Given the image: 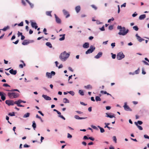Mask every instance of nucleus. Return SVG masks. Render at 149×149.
Returning a JSON list of instances; mask_svg holds the SVG:
<instances>
[{"instance_id":"cd10ccee","label":"nucleus","mask_w":149,"mask_h":149,"mask_svg":"<svg viewBox=\"0 0 149 149\" xmlns=\"http://www.w3.org/2000/svg\"><path fill=\"white\" fill-rule=\"evenodd\" d=\"M46 45L50 48H52V45L50 42H47L46 43Z\"/></svg>"},{"instance_id":"a19ab883","label":"nucleus","mask_w":149,"mask_h":149,"mask_svg":"<svg viewBox=\"0 0 149 149\" xmlns=\"http://www.w3.org/2000/svg\"><path fill=\"white\" fill-rule=\"evenodd\" d=\"M133 28L134 30H135L136 31H137L139 30V28H138V26H134L133 27Z\"/></svg>"},{"instance_id":"39448f33","label":"nucleus","mask_w":149,"mask_h":149,"mask_svg":"<svg viewBox=\"0 0 149 149\" xmlns=\"http://www.w3.org/2000/svg\"><path fill=\"white\" fill-rule=\"evenodd\" d=\"M95 47L93 45H91L89 49L85 52L86 54L92 53L95 49Z\"/></svg>"},{"instance_id":"5701e85b","label":"nucleus","mask_w":149,"mask_h":149,"mask_svg":"<svg viewBox=\"0 0 149 149\" xmlns=\"http://www.w3.org/2000/svg\"><path fill=\"white\" fill-rule=\"evenodd\" d=\"M6 91H7L8 92H15V91H17L19 92H20L17 89H12L10 90H6Z\"/></svg>"},{"instance_id":"2eb2a0df","label":"nucleus","mask_w":149,"mask_h":149,"mask_svg":"<svg viewBox=\"0 0 149 149\" xmlns=\"http://www.w3.org/2000/svg\"><path fill=\"white\" fill-rule=\"evenodd\" d=\"M89 46V44L88 42H86L83 45V47L84 49L88 48Z\"/></svg>"},{"instance_id":"f8f14e48","label":"nucleus","mask_w":149,"mask_h":149,"mask_svg":"<svg viewBox=\"0 0 149 149\" xmlns=\"http://www.w3.org/2000/svg\"><path fill=\"white\" fill-rule=\"evenodd\" d=\"M102 54L103 53L102 52H99L97 55L94 56V58L96 59H98L102 56Z\"/></svg>"},{"instance_id":"6e6d98bb","label":"nucleus","mask_w":149,"mask_h":149,"mask_svg":"<svg viewBox=\"0 0 149 149\" xmlns=\"http://www.w3.org/2000/svg\"><path fill=\"white\" fill-rule=\"evenodd\" d=\"M113 139L115 143L117 142V139L116 136H113Z\"/></svg>"},{"instance_id":"e2e57ef3","label":"nucleus","mask_w":149,"mask_h":149,"mask_svg":"<svg viewBox=\"0 0 149 149\" xmlns=\"http://www.w3.org/2000/svg\"><path fill=\"white\" fill-rule=\"evenodd\" d=\"M142 62L143 63L146 65H149L148 63L145 61L143 60Z\"/></svg>"},{"instance_id":"6e6552de","label":"nucleus","mask_w":149,"mask_h":149,"mask_svg":"<svg viewBox=\"0 0 149 149\" xmlns=\"http://www.w3.org/2000/svg\"><path fill=\"white\" fill-rule=\"evenodd\" d=\"M124 109L126 111H132V109L127 105V102H125L124 103V105L123 106Z\"/></svg>"},{"instance_id":"c756f323","label":"nucleus","mask_w":149,"mask_h":149,"mask_svg":"<svg viewBox=\"0 0 149 149\" xmlns=\"http://www.w3.org/2000/svg\"><path fill=\"white\" fill-rule=\"evenodd\" d=\"M63 102L65 103H69L70 102L69 100L66 98H64L63 99Z\"/></svg>"},{"instance_id":"0e129e2a","label":"nucleus","mask_w":149,"mask_h":149,"mask_svg":"<svg viewBox=\"0 0 149 149\" xmlns=\"http://www.w3.org/2000/svg\"><path fill=\"white\" fill-rule=\"evenodd\" d=\"M17 34L18 37L19 36H22V33L21 32H20L19 31H18Z\"/></svg>"},{"instance_id":"6ab92c4d","label":"nucleus","mask_w":149,"mask_h":149,"mask_svg":"<svg viewBox=\"0 0 149 149\" xmlns=\"http://www.w3.org/2000/svg\"><path fill=\"white\" fill-rule=\"evenodd\" d=\"M112 114L111 113H106V114L107 115V116H105L108 117L109 118H112L113 117H115L113 115H110V114Z\"/></svg>"},{"instance_id":"bb28decb","label":"nucleus","mask_w":149,"mask_h":149,"mask_svg":"<svg viewBox=\"0 0 149 149\" xmlns=\"http://www.w3.org/2000/svg\"><path fill=\"white\" fill-rule=\"evenodd\" d=\"M97 127L100 129V131L101 133H102L105 132L103 128L101 127L99 125H98Z\"/></svg>"},{"instance_id":"20e7f679","label":"nucleus","mask_w":149,"mask_h":149,"mask_svg":"<svg viewBox=\"0 0 149 149\" xmlns=\"http://www.w3.org/2000/svg\"><path fill=\"white\" fill-rule=\"evenodd\" d=\"M5 103L8 106H13L14 104H16L17 101H14L13 100H7L5 101Z\"/></svg>"},{"instance_id":"f03ea898","label":"nucleus","mask_w":149,"mask_h":149,"mask_svg":"<svg viewBox=\"0 0 149 149\" xmlns=\"http://www.w3.org/2000/svg\"><path fill=\"white\" fill-rule=\"evenodd\" d=\"M70 55V54L66 53L65 51L60 54L59 57L62 61H65L69 57Z\"/></svg>"},{"instance_id":"69168bd1","label":"nucleus","mask_w":149,"mask_h":149,"mask_svg":"<svg viewBox=\"0 0 149 149\" xmlns=\"http://www.w3.org/2000/svg\"><path fill=\"white\" fill-rule=\"evenodd\" d=\"M31 6V8H33V5L31 3L30 1L28 3Z\"/></svg>"},{"instance_id":"c85d7f7f","label":"nucleus","mask_w":149,"mask_h":149,"mask_svg":"<svg viewBox=\"0 0 149 149\" xmlns=\"http://www.w3.org/2000/svg\"><path fill=\"white\" fill-rule=\"evenodd\" d=\"M17 103H26V101L22 100L21 99L18 100L16 101Z\"/></svg>"},{"instance_id":"423d86ee","label":"nucleus","mask_w":149,"mask_h":149,"mask_svg":"<svg viewBox=\"0 0 149 149\" xmlns=\"http://www.w3.org/2000/svg\"><path fill=\"white\" fill-rule=\"evenodd\" d=\"M56 73L54 71H52L51 72H47L46 73V76L48 78H52V76H54Z\"/></svg>"},{"instance_id":"ea45409f","label":"nucleus","mask_w":149,"mask_h":149,"mask_svg":"<svg viewBox=\"0 0 149 149\" xmlns=\"http://www.w3.org/2000/svg\"><path fill=\"white\" fill-rule=\"evenodd\" d=\"M67 92L72 96H74V93L73 91H70Z\"/></svg>"},{"instance_id":"473e14b6","label":"nucleus","mask_w":149,"mask_h":149,"mask_svg":"<svg viewBox=\"0 0 149 149\" xmlns=\"http://www.w3.org/2000/svg\"><path fill=\"white\" fill-rule=\"evenodd\" d=\"M95 99L97 102L100 101H101V100L99 96H96L95 97Z\"/></svg>"},{"instance_id":"de8ad7c7","label":"nucleus","mask_w":149,"mask_h":149,"mask_svg":"<svg viewBox=\"0 0 149 149\" xmlns=\"http://www.w3.org/2000/svg\"><path fill=\"white\" fill-rule=\"evenodd\" d=\"M136 126H137V127L139 128V130H143V128L141 126L139 125H136Z\"/></svg>"},{"instance_id":"f257e3e1","label":"nucleus","mask_w":149,"mask_h":149,"mask_svg":"<svg viewBox=\"0 0 149 149\" xmlns=\"http://www.w3.org/2000/svg\"><path fill=\"white\" fill-rule=\"evenodd\" d=\"M117 29L120 30V32L118 33V34L120 35L125 36L129 31L128 29H126L125 27H122L121 26L118 25L117 27Z\"/></svg>"},{"instance_id":"e433bc0d","label":"nucleus","mask_w":149,"mask_h":149,"mask_svg":"<svg viewBox=\"0 0 149 149\" xmlns=\"http://www.w3.org/2000/svg\"><path fill=\"white\" fill-rule=\"evenodd\" d=\"M8 115L11 116H15V112H13L11 113H9L8 114Z\"/></svg>"},{"instance_id":"c9c22d12","label":"nucleus","mask_w":149,"mask_h":149,"mask_svg":"<svg viewBox=\"0 0 149 149\" xmlns=\"http://www.w3.org/2000/svg\"><path fill=\"white\" fill-rule=\"evenodd\" d=\"M72 75H71L70 76L68 77V82L69 83V84H72L73 83V82L72 81H69V80H70V79H71L72 78Z\"/></svg>"},{"instance_id":"4c0bfd02","label":"nucleus","mask_w":149,"mask_h":149,"mask_svg":"<svg viewBox=\"0 0 149 149\" xmlns=\"http://www.w3.org/2000/svg\"><path fill=\"white\" fill-rule=\"evenodd\" d=\"M51 12L52 11H47L46 12V14L47 15V16H49L51 17L52 16L51 14Z\"/></svg>"},{"instance_id":"a211bd4d","label":"nucleus","mask_w":149,"mask_h":149,"mask_svg":"<svg viewBox=\"0 0 149 149\" xmlns=\"http://www.w3.org/2000/svg\"><path fill=\"white\" fill-rule=\"evenodd\" d=\"M65 34H61L59 35V36L60 37L62 36L61 38H60L59 39V40L60 41H63L65 40Z\"/></svg>"},{"instance_id":"2f4dec72","label":"nucleus","mask_w":149,"mask_h":149,"mask_svg":"<svg viewBox=\"0 0 149 149\" xmlns=\"http://www.w3.org/2000/svg\"><path fill=\"white\" fill-rule=\"evenodd\" d=\"M5 95L4 94H2L1 95V98L3 101H4L6 99Z\"/></svg>"},{"instance_id":"864d4df0","label":"nucleus","mask_w":149,"mask_h":149,"mask_svg":"<svg viewBox=\"0 0 149 149\" xmlns=\"http://www.w3.org/2000/svg\"><path fill=\"white\" fill-rule=\"evenodd\" d=\"M111 46L112 47V48H113L115 46V42L112 43L111 44Z\"/></svg>"},{"instance_id":"338daca9","label":"nucleus","mask_w":149,"mask_h":149,"mask_svg":"<svg viewBox=\"0 0 149 149\" xmlns=\"http://www.w3.org/2000/svg\"><path fill=\"white\" fill-rule=\"evenodd\" d=\"M30 147V146L29 145L26 144H25L24 145V148H29V147Z\"/></svg>"},{"instance_id":"c03bdc74","label":"nucleus","mask_w":149,"mask_h":149,"mask_svg":"<svg viewBox=\"0 0 149 149\" xmlns=\"http://www.w3.org/2000/svg\"><path fill=\"white\" fill-rule=\"evenodd\" d=\"M111 54L112 55L111 56L112 58L113 59L115 58L116 56V54H114L112 53H111Z\"/></svg>"},{"instance_id":"49530a36","label":"nucleus","mask_w":149,"mask_h":149,"mask_svg":"<svg viewBox=\"0 0 149 149\" xmlns=\"http://www.w3.org/2000/svg\"><path fill=\"white\" fill-rule=\"evenodd\" d=\"M92 7L94 8L95 10H96L97 9V8L94 5H91Z\"/></svg>"},{"instance_id":"0eeeda50","label":"nucleus","mask_w":149,"mask_h":149,"mask_svg":"<svg viewBox=\"0 0 149 149\" xmlns=\"http://www.w3.org/2000/svg\"><path fill=\"white\" fill-rule=\"evenodd\" d=\"M125 57V56L122 52L118 53L117 55V58L118 60H120L124 58Z\"/></svg>"},{"instance_id":"13d9d810","label":"nucleus","mask_w":149,"mask_h":149,"mask_svg":"<svg viewBox=\"0 0 149 149\" xmlns=\"http://www.w3.org/2000/svg\"><path fill=\"white\" fill-rule=\"evenodd\" d=\"M88 139L92 141H94L95 140V139L92 136L89 137Z\"/></svg>"},{"instance_id":"052dcab7","label":"nucleus","mask_w":149,"mask_h":149,"mask_svg":"<svg viewBox=\"0 0 149 149\" xmlns=\"http://www.w3.org/2000/svg\"><path fill=\"white\" fill-rule=\"evenodd\" d=\"M144 137L145 139H149V136L146 134L144 135Z\"/></svg>"},{"instance_id":"aec40b11","label":"nucleus","mask_w":149,"mask_h":149,"mask_svg":"<svg viewBox=\"0 0 149 149\" xmlns=\"http://www.w3.org/2000/svg\"><path fill=\"white\" fill-rule=\"evenodd\" d=\"M146 17V15L145 14H143L140 15L139 17V19L140 20H142L144 19Z\"/></svg>"},{"instance_id":"58836bf2","label":"nucleus","mask_w":149,"mask_h":149,"mask_svg":"<svg viewBox=\"0 0 149 149\" xmlns=\"http://www.w3.org/2000/svg\"><path fill=\"white\" fill-rule=\"evenodd\" d=\"M22 44L24 45H28L27 41H26V40H24V41L22 43Z\"/></svg>"},{"instance_id":"a18cd8bd","label":"nucleus","mask_w":149,"mask_h":149,"mask_svg":"<svg viewBox=\"0 0 149 149\" xmlns=\"http://www.w3.org/2000/svg\"><path fill=\"white\" fill-rule=\"evenodd\" d=\"M99 29L101 31H104L105 30L104 26V25L101 28H100Z\"/></svg>"},{"instance_id":"37998d69","label":"nucleus","mask_w":149,"mask_h":149,"mask_svg":"<svg viewBox=\"0 0 149 149\" xmlns=\"http://www.w3.org/2000/svg\"><path fill=\"white\" fill-rule=\"evenodd\" d=\"M91 127L93 129H95L96 130H98V128L96 126L93 125H91Z\"/></svg>"},{"instance_id":"9d476101","label":"nucleus","mask_w":149,"mask_h":149,"mask_svg":"<svg viewBox=\"0 0 149 149\" xmlns=\"http://www.w3.org/2000/svg\"><path fill=\"white\" fill-rule=\"evenodd\" d=\"M54 16L56 19V22L58 24H61V19L56 15V14H54Z\"/></svg>"},{"instance_id":"b1692460","label":"nucleus","mask_w":149,"mask_h":149,"mask_svg":"<svg viewBox=\"0 0 149 149\" xmlns=\"http://www.w3.org/2000/svg\"><path fill=\"white\" fill-rule=\"evenodd\" d=\"M75 10L77 13H78L80 10V6H78L76 7L75 8Z\"/></svg>"},{"instance_id":"79ce46f5","label":"nucleus","mask_w":149,"mask_h":149,"mask_svg":"<svg viewBox=\"0 0 149 149\" xmlns=\"http://www.w3.org/2000/svg\"><path fill=\"white\" fill-rule=\"evenodd\" d=\"M104 124L105 125L104 127V128H107L109 126L108 125L110 124V123H104Z\"/></svg>"},{"instance_id":"bf43d9fd","label":"nucleus","mask_w":149,"mask_h":149,"mask_svg":"<svg viewBox=\"0 0 149 149\" xmlns=\"http://www.w3.org/2000/svg\"><path fill=\"white\" fill-rule=\"evenodd\" d=\"M47 31V29L46 28H44L43 30V31L44 32V34L45 35H47L48 34V33H46Z\"/></svg>"},{"instance_id":"774afa93","label":"nucleus","mask_w":149,"mask_h":149,"mask_svg":"<svg viewBox=\"0 0 149 149\" xmlns=\"http://www.w3.org/2000/svg\"><path fill=\"white\" fill-rule=\"evenodd\" d=\"M137 15V14L136 13V12H135L134 13H133L132 16L133 17H134L136 16Z\"/></svg>"},{"instance_id":"9b49d317","label":"nucleus","mask_w":149,"mask_h":149,"mask_svg":"<svg viewBox=\"0 0 149 149\" xmlns=\"http://www.w3.org/2000/svg\"><path fill=\"white\" fill-rule=\"evenodd\" d=\"M63 12L64 15L66 16V18H67L70 16V15L69 14L68 12L67 11L63 9Z\"/></svg>"},{"instance_id":"1a4fd4ad","label":"nucleus","mask_w":149,"mask_h":149,"mask_svg":"<svg viewBox=\"0 0 149 149\" xmlns=\"http://www.w3.org/2000/svg\"><path fill=\"white\" fill-rule=\"evenodd\" d=\"M31 26L33 28H34L35 29H36L38 27L37 23L36 22H33L32 21H31Z\"/></svg>"},{"instance_id":"680f3d73","label":"nucleus","mask_w":149,"mask_h":149,"mask_svg":"<svg viewBox=\"0 0 149 149\" xmlns=\"http://www.w3.org/2000/svg\"><path fill=\"white\" fill-rule=\"evenodd\" d=\"M72 137V135L70 134L69 133H68L67 137L68 138H71Z\"/></svg>"},{"instance_id":"393cba45","label":"nucleus","mask_w":149,"mask_h":149,"mask_svg":"<svg viewBox=\"0 0 149 149\" xmlns=\"http://www.w3.org/2000/svg\"><path fill=\"white\" fill-rule=\"evenodd\" d=\"M32 127L33 128V129L34 130H35L36 127V124L34 121H33L32 122Z\"/></svg>"},{"instance_id":"5fc2aeb1","label":"nucleus","mask_w":149,"mask_h":149,"mask_svg":"<svg viewBox=\"0 0 149 149\" xmlns=\"http://www.w3.org/2000/svg\"><path fill=\"white\" fill-rule=\"evenodd\" d=\"M139 68H138L137 70H135L134 72L135 73V74H137L139 73Z\"/></svg>"},{"instance_id":"a878e982","label":"nucleus","mask_w":149,"mask_h":149,"mask_svg":"<svg viewBox=\"0 0 149 149\" xmlns=\"http://www.w3.org/2000/svg\"><path fill=\"white\" fill-rule=\"evenodd\" d=\"M10 27L8 26H6L5 27L3 28V29H0V30H2L3 31H6L7 29H9Z\"/></svg>"},{"instance_id":"09e8293b","label":"nucleus","mask_w":149,"mask_h":149,"mask_svg":"<svg viewBox=\"0 0 149 149\" xmlns=\"http://www.w3.org/2000/svg\"><path fill=\"white\" fill-rule=\"evenodd\" d=\"M20 104L21 103H17L16 104L18 107H24V106L21 104Z\"/></svg>"},{"instance_id":"ddd939ff","label":"nucleus","mask_w":149,"mask_h":149,"mask_svg":"<svg viewBox=\"0 0 149 149\" xmlns=\"http://www.w3.org/2000/svg\"><path fill=\"white\" fill-rule=\"evenodd\" d=\"M42 96L46 100H51V98L50 97L46 95L43 94L42 95Z\"/></svg>"},{"instance_id":"f3484780","label":"nucleus","mask_w":149,"mask_h":149,"mask_svg":"<svg viewBox=\"0 0 149 149\" xmlns=\"http://www.w3.org/2000/svg\"><path fill=\"white\" fill-rule=\"evenodd\" d=\"M57 113L59 115L58 116V117L61 118L64 120H65V118L63 115H61V113L60 112L58 111Z\"/></svg>"},{"instance_id":"412c9836","label":"nucleus","mask_w":149,"mask_h":149,"mask_svg":"<svg viewBox=\"0 0 149 149\" xmlns=\"http://www.w3.org/2000/svg\"><path fill=\"white\" fill-rule=\"evenodd\" d=\"M143 123L142 121L140 120H138L137 122H135L134 124L136 125H141L143 124Z\"/></svg>"},{"instance_id":"dca6fc26","label":"nucleus","mask_w":149,"mask_h":149,"mask_svg":"<svg viewBox=\"0 0 149 149\" xmlns=\"http://www.w3.org/2000/svg\"><path fill=\"white\" fill-rule=\"evenodd\" d=\"M74 118L77 120H81V119H84L86 118H87L86 117H79L78 115H75L74 116Z\"/></svg>"},{"instance_id":"8fccbe9b","label":"nucleus","mask_w":149,"mask_h":149,"mask_svg":"<svg viewBox=\"0 0 149 149\" xmlns=\"http://www.w3.org/2000/svg\"><path fill=\"white\" fill-rule=\"evenodd\" d=\"M3 86H5V87H10V86L8 85L6 83H4L3 84Z\"/></svg>"},{"instance_id":"3c124183","label":"nucleus","mask_w":149,"mask_h":149,"mask_svg":"<svg viewBox=\"0 0 149 149\" xmlns=\"http://www.w3.org/2000/svg\"><path fill=\"white\" fill-rule=\"evenodd\" d=\"M113 29V26L112 25H110L109 26V29L110 30H112Z\"/></svg>"},{"instance_id":"f704fd0d","label":"nucleus","mask_w":149,"mask_h":149,"mask_svg":"<svg viewBox=\"0 0 149 149\" xmlns=\"http://www.w3.org/2000/svg\"><path fill=\"white\" fill-rule=\"evenodd\" d=\"M79 93L81 95H84V92L82 90H79Z\"/></svg>"},{"instance_id":"7c9ffc66","label":"nucleus","mask_w":149,"mask_h":149,"mask_svg":"<svg viewBox=\"0 0 149 149\" xmlns=\"http://www.w3.org/2000/svg\"><path fill=\"white\" fill-rule=\"evenodd\" d=\"M30 115V113H25L24 116H23V117L24 118H26L29 117V116Z\"/></svg>"},{"instance_id":"4468645a","label":"nucleus","mask_w":149,"mask_h":149,"mask_svg":"<svg viewBox=\"0 0 149 149\" xmlns=\"http://www.w3.org/2000/svg\"><path fill=\"white\" fill-rule=\"evenodd\" d=\"M9 72L11 74L15 75L17 74V71L16 70H14L13 69H12L9 70Z\"/></svg>"},{"instance_id":"7ed1b4c3","label":"nucleus","mask_w":149,"mask_h":149,"mask_svg":"<svg viewBox=\"0 0 149 149\" xmlns=\"http://www.w3.org/2000/svg\"><path fill=\"white\" fill-rule=\"evenodd\" d=\"M8 95L10 99H13L18 97L19 94L16 92H9L8 93Z\"/></svg>"},{"instance_id":"4d7b16f0","label":"nucleus","mask_w":149,"mask_h":149,"mask_svg":"<svg viewBox=\"0 0 149 149\" xmlns=\"http://www.w3.org/2000/svg\"><path fill=\"white\" fill-rule=\"evenodd\" d=\"M19 26H23V22H21L20 23L18 24Z\"/></svg>"},{"instance_id":"603ef678","label":"nucleus","mask_w":149,"mask_h":149,"mask_svg":"<svg viewBox=\"0 0 149 149\" xmlns=\"http://www.w3.org/2000/svg\"><path fill=\"white\" fill-rule=\"evenodd\" d=\"M114 20V18L112 17L111 19H109L108 21V22L109 23L111 21H113Z\"/></svg>"},{"instance_id":"4be33fe9","label":"nucleus","mask_w":149,"mask_h":149,"mask_svg":"<svg viewBox=\"0 0 149 149\" xmlns=\"http://www.w3.org/2000/svg\"><path fill=\"white\" fill-rule=\"evenodd\" d=\"M84 88L86 89H92V86L90 84L88 85L87 86H84Z\"/></svg>"},{"instance_id":"72a5a7b5","label":"nucleus","mask_w":149,"mask_h":149,"mask_svg":"<svg viewBox=\"0 0 149 149\" xmlns=\"http://www.w3.org/2000/svg\"><path fill=\"white\" fill-rule=\"evenodd\" d=\"M26 41H27V44L33 43L34 42V41L33 40H26Z\"/></svg>"}]
</instances>
